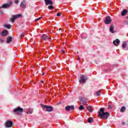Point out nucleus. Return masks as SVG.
I'll list each match as a JSON object with an SVG mask.
<instances>
[{"instance_id":"nucleus-1","label":"nucleus","mask_w":128,"mask_h":128,"mask_svg":"<svg viewBox=\"0 0 128 128\" xmlns=\"http://www.w3.org/2000/svg\"><path fill=\"white\" fill-rule=\"evenodd\" d=\"M104 108H100V111L99 112L98 116L102 118H108L109 114L108 112H104Z\"/></svg>"},{"instance_id":"nucleus-2","label":"nucleus","mask_w":128,"mask_h":128,"mask_svg":"<svg viewBox=\"0 0 128 128\" xmlns=\"http://www.w3.org/2000/svg\"><path fill=\"white\" fill-rule=\"evenodd\" d=\"M14 114H20V113L24 112V109L20 107H18L16 108H14L13 110Z\"/></svg>"},{"instance_id":"nucleus-3","label":"nucleus","mask_w":128,"mask_h":128,"mask_svg":"<svg viewBox=\"0 0 128 128\" xmlns=\"http://www.w3.org/2000/svg\"><path fill=\"white\" fill-rule=\"evenodd\" d=\"M86 80H88V77H86V76L81 75L79 82L80 84H86Z\"/></svg>"},{"instance_id":"nucleus-4","label":"nucleus","mask_w":128,"mask_h":128,"mask_svg":"<svg viewBox=\"0 0 128 128\" xmlns=\"http://www.w3.org/2000/svg\"><path fill=\"white\" fill-rule=\"evenodd\" d=\"M44 110H46V112H52L53 110H54V108H52V106H46V105H43L42 106Z\"/></svg>"},{"instance_id":"nucleus-5","label":"nucleus","mask_w":128,"mask_h":128,"mask_svg":"<svg viewBox=\"0 0 128 128\" xmlns=\"http://www.w3.org/2000/svg\"><path fill=\"white\" fill-rule=\"evenodd\" d=\"M12 2H10L8 4H4L2 5V6H0V8H10L12 6Z\"/></svg>"},{"instance_id":"nucleus-6","label":"nucleus","mask_w":128,"mask_h":128,"mask_svg":"<svg viewBox=\"0 0 128 128\" xmlns=\"http://www.w3.org/2000/svg\"><path fill=\"white\" fill-rule=\"evenodd\" d=\"M18 18H22V14H18L12 16V18H11L12 22H14L15 20Z\"/></svg>"},{"instance_id":"nucleus-7","label":"nucleus","mask_w":128,"mask_h":128,"mask_svg":"<svg viewBox=\"0 0 128 128\" xmlns=\"http://www.w3.org/2000/svg\"><path fill=\"white\" fill-rule=\"evenodd\" d=\"M110 22H112V18L108 16H106L104 20V24H110Z\"/></svg>"},{"instance_id":"nucleus-8","label":"nucleus","mask_w":128,"mask_h":128,"mask_svg":"<svg viewBox=\"0 0 128 128\" xmlns=\"http://www.w3.org/2000/svg\"><path fill=\"white\" fill-rule=\"evenodd\" d=\"M5 126L6 128H12V122L10 120H8L6 122Z\"/></svg>"},{"instance_id":"nucleus-9","label":"nucleus","mask_w":128,"mask_h":128,"mask_svg":"<svg viewBox=\"0 0 128 128\" xmlns=\"http://www.w3.org/2000/svg\"><path fill=\"white\" fill-rule=\"evenodd\" d=\"M65 110H66L67 112H70V110H74V106H68L65 108Z\"/></svg>"},{"instance_id":"nucleus-10","label":"nucleus","mask_w":128,"mask_h":128,"mask_svg":"<svg viewBox=\"0 0 128 128\" xmlns=\"http://www.w3.org/2000/svg\"><path fill=\"white\" fill-rule=\"evenodd\" d=\"M42 38L44 40H48V38H50V37L46 34H43L42 36Z\"/></svg>"},{"instance_id":"nucleus-11","label":"nucleus","mask_w":128,"mask_h":128,"mask_svg":"<svg viewBox=\"0 0 128 128\" xmlns=\"http://www.w3.org/2000/svg\"><path fill=\"white\" fill-rule=\"evenodd\" d=\"M8 30H4L1 33V36H8Z\"/></svg>"},{"instance_id":"nucleus-12","label":"nucleus","mask_w":128,"mask_h":128,"mask_svg":"<svg viewBox=\"0 0 128 128\" xmlns=\"http://www.w3.org/2000/svg\"><path fill=\"white\" fill-rule=\"evenodd\" d=\"M114 25H111L110 28V32L112 34H114L116 32V31H114Z\"/></svg>"},{"instance_id":"nucleus-13","label":"nucleus","mask_w":128,"mask_h":128,"mask_svg":"<svg viewBox=\"0 0 128 128\" xmlns=\"http://www.w3.org/2000/svg\"><path fill=\"white\" fill-rule=\"evenodd\" d=\"M120 40L116 39V40H114L113 42V44H114V46H118V44H120Z\"/></svg>"},{"instance_id":"nucleus-14","label":"nucleus","mask_w":128,"mask_h":128,"mask_svg":"<svg viewBox=\"0 0 128 128\" xmlns=\"http://www.w3.org/2000/svg\"><path fill=\"white\" fill-rule=\"evenodd\" d=\"M26 1L23 0L20 5V8H26Z\"/></svg>"},{"instance_id":"nucleus-15","label":"nucleus","mask_w":128,"mask_h":128,"mask_svg":"<svg viewBox=\"0 0 128 128\" xmlns=\"http://www.w3.org/2000/svg\"><path fill=\"white\" fill-rule=\"evenodd\" d=\"M46 6H48V4H52V1L51 0H44Z\"/></svg>"},{"instance_id":"nucleus-16","label":"nucleus","mask_w":128,"mask_h":128,"mask_svg":"<svg viewBox=\"0 0 128 128\" xmlns=\"http://www.w3.org/2000/svg\"><path fill=\"white\" fill-rule=\"evenodd\" d=\"M12 38L8 36L6 38L7 44H10V42H11L12 40Z\"/></svg>"},{"instance_id":"nucleus-17","label":"nucleus","mask_w":128,"mask_h":128,"mask_svg":"<svg viewBox=\"0 0 128 128\" xmlns=\"http://www.w3.org/2000/svg\"><path fill=\"white\" fill-rule=\"evenodd\" d=\"M86 108L88 109V112H92V106H88L86 107Z\"/></svg>"},{"instance_id":"nucleus-18","label":"nucleus","mask_w":128,"mask_h":128,"mask_svg":"<svg viewBox=\"0 0 128 128\" xmlns=\"http://www.w3.org/2000/svg\"><path fill=\"white\" fill-rule=\"evenodd\" d=\"M126 14H128V10H124L122 12V16H126Z\"/></svg>"},{"instance_id":"nucleus-19","label":"nucleus","mask_w":128,"mask_h":128,"mask_svg":"<svg viewBox=\"0 0 128 128\" xmlns=\"http://www.w3.org/2000/svg\"><path fill=\"white\" fill-rule=\"evenodd\" d=\"M81 38H88V35L84 33L82 34H81Z\"/></svg>"},{"instance_id":"nucleus-20","label":"nucleus","mask_w":128,"mask_h":128,"mask_svg":"<svg viewBox=\"0 0 128 128\" xmlns=\"http://www.w3.org/2000/svg\"><path fill=\"white\" fill-rule=\"evenodd\" d=\"M4 28H8V30H10V24H4Z\"/></svg>"},{"instance_id":"nucleus-21","label":"nucleus","mask_w":128,"mask_h":128,"mask_svg":"<svg viewBox=\"0 0 128 128\" xmlns=\"http://www.w3.org/2000/svg\"><path fill=\"white\" fill-rule=\"evenodd\" d=\"M122 48H126V42H124L122 44Z\"/></svg>"},{"instance_id":"nucleus-22","label":"nucleus","mask_w":128,"mask_h":128,"mask_svg":"<svg viewBox=\"0 0 128 128\" xmlns=\"http://www.w3.org/2000/svg\"><path fill=\"white\" fill-rule=\"evenodd\" d=\"M101 94H102V92H100V90H98L96 92V95L98 96H100Z\"/></svg>"},{"instance_id":"nucleus-23","label":"nucleus","mask_w":128,"mask_h":128,"mask_svg":"<svg viewBox=\"0 0 128 128\" xmlns=\"http://www.w3.org/2000/svg\"><path fill=\"white\" fill-rule=\"evenodd\" d=\"M124 110H126V107L125 106H122L120 110V112H124Z\"/></svg>"},{"instance_id":"nucleus-24","label":"nucleus","mask_w":128,"mask_h":128,"mask_svg":"<svg viewBox=\"0 0 128 128\" xmlns=\"http://www.w3.org/2000/svg\"><path fill=\"white\" fill-rule=\"evenodd\" d=\"M94 122V119H92V118H88V122Z\"/></svg>"},{"instance_id":"nucleus-25","label":"nucleus","mask_w":128,"mask_h":128,"mask_svg":"<svg viewBox=\"0 0 128 128\" xmlns=\"http://www.w3.org/2000/svg\"><path fill=\"white\" fill-rule=\"evenodd\" d=\"M84 106L82 105H80L79 107L80 110H84Z\"/></svg>"},{"instance_id":"nucleus-26","label":"nucleus","mask_w":128,"mask_h":128,"mask_svg":"<svg viewBox=\"0 0 128 128\" xmlns=\"http://www.w3.org/2000/svg\"><path fill=\"white\" fill-rule=\"evenodd\" d=\"M48 10H52V8H54V6H52V5L49 6H48Z\"/></svg>"},{"instance_id":"nucleus-27","label":"nucleus","mask_w":128,"mask_h":128,"mask_svg":"<svg viewBox=\"0 0 128 128\" xmlns=\"http://www.w3.org/2000/svg\"><path fill=\"white\" fill-rule=\"evenodd\" d=\"M27 114H32V110H28L27 112Z\"/></svg>"},{"instance_id":"nucleus-28","label":"nucleus","mask_w":128,"mask_h":128,"mask_svg":"<svg viewBox=\"0 0 128 128\" xmlns=\"http://www.w3.org/2000/svg\"><path fill=\"white\" fill-rule=\"evenodd\" d=\"M42 18V17H40L38 18H36V20H35V22H38V20H40Z\"/></svg>"},{"instance_id":"nucleus-29","label":"nucleus","mask_w":128,"mask_h":128,"mask_svg":"<svg viewBox=\"0 0 128 128\" xmlns=\"http://www.w3.org/2000/svg\"><path fill=\"white\" fill-rule=\"evenodd\" d=\"M14 2L16 4H18V0H14Z\"/></svg>"},{"instance_id":"nucleus-30","label":"nucleus","mask_w":128,"mask_h":128,"mask_svg":"<svg viewBox=\"0 0 128 128\" xmlns=\"http://www.w3.org/2000/svg\"><path fill=\"white\" fill-rule=\"evenodd\" d=\"M4 42V40L0 38V44H2Z\"/></svg>"},{"instance_id":"nucleus-31","label":"nucleus","mask_w":128,"mask_h":128,"mask_svg":"<svg viewBox=\"0 0 128 128\" xmlns=\"http://www.w3.org/2000/svg\"><path fill=\"white\" fill-rule=\"evenodd\" d=\"M24 33H22V34H20V37H21V38H24Z\"/></svg>"},{"instance_id":"nucleus-32","label":"nucleus","mask_w":128,"mask_h":128,"mask_svg":"<svg viewBox=\"0 0 128 128\" xmlns=\"http://www.w3.org/2000/svg\"><path fill=\"white\" fill-rule=\"evenodd\" d=\"M86 102H88V101H84V100L82 101L83 104H86Z\"/></svg>"},{"instance_id":"nucleus-33","label":"nucleus","mask_w":128,"mask_h":128,"mask_svg":"<svg viewBox=\"0 0 128 128\" xmlns=\"http://www.w3.org/2000/svg\"><path fill=\"white\" fill-rule=\"evenodd\" d=\"M57 16H60V13H58Z\"/></svg>"},{"instance_id":"nucleus-34","label":"nucleus","mask_w":128,"mask_h":128,"mask_svg":"<svg viewBox=\"0 0 128 128\" xmlns=\"http://www.w3.org/2000/svg\"><path fill=\"white\" fill-rule=\"evenodd\" d=\"M62 54H64L65 52L64 51V50H62Z\"/></svg>"},{"instance_id":"nucleus-35","label":"nucleus","mask_w":128,"mask_h":128,"mask_svg":"<svg viewBox=\"0 0 128 128\" xmlns=\"http://www.w3.org/2000/svg\"><path fill=\"white\" fill-rule=\"evenodd\" d=\"M0 14H2V11L0 10Z\"/></svg>"},{"instance_id":"nucleus-36","label":"nucleus","mask_w":128,"mask_h":128,"mask_svg":"<svg viewBox=\"0 0 128 128\" xmlns=\"http://www.w3.org/2000/svg\"><path fill=\"white\" fill-rule=\"evenodd\" d=\"M41 82H42V84H44V82L42 80V81H41Z\"/></svg>"},{"instance_id":"nucleus-37","label":"nucleus","mask_w":128,"mask_h":128,"mask_svg":"<svg viewBox=\"0 0 128 128\" xmlns=\"http://www.w3.org/2000/svg\"><path fill=\"white\" fill-rule=\"evenodd\" d=\"M122 124H124V122H122Z\"/></svg>"},{"instance_id":"nucleus-38","label":"nucleus","mask_w":128,"mask_h":128,"mask_svg":"<svg viewBox=\"0 0 128 128\" xmlns=\"http://www.w3.org/2000/svg\"><path fill=\"white\" fill-rule=\"evenodd\" d=\"M78 60H80V57L78 56Z\"/></svg>"},{"instance_id":"nucleus-39","label":"nucleus","mask_w":128,"mask_h":128,"mask_svg":"<svg viewBox=\"0 0 128 128\" xmlns=\"http://www.w3.org/2000/svg\"><path fill=\"white\" fill-rule=\"evenodd\" d=\"M80 102H82V99L80 100Z\"/></svg>"},{"instance_id":"nucleus-40","label":"nucleus","mask_w":128,"mask_h":128,"mask_svg":"<svg viewBox=\"0 0 128 128\" xmlns=\"http://www.w3.org/2000/svg\"><path fill=\"white\" fill-rule=\"evenodd\" d=\"M44 73H43V74H42V76H44Z\"/></svg>"},{"instance_id":"nucleus-41","label":"nucleus","mask_w":128,"mask_h":128,"mask_svg":"<svg viewBox=\"0 0 128 128\" xmlns=\"http://www.w3.org/2000/svg\"><path fill=\"white\" fill-rule=\"evenodd\" d=\"M60 30H62L61 28L60 29Z\"/></svg>"},{"instance_id":"nucleus-42","label":"nucleus","mask_w":128,"mask_h":128,"mask_svg":"<svg viewBox=\"0 0 128 128\" xmlns=\"http://www.w3.org/2000/svg\"><path fill=\"white\" fill-rule=\"evenodd\" d=\"M34 44H35V43H34Z\"/></svg>"}]
</instances>
